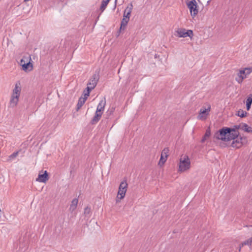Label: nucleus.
<instances>
[{
	"label": "nucleus",
	"instance_id": "29",
	"mask_svg": "<svg viewBox=\"0 0 252 252\" xmlns=\"http://www.w3.org/2000/svg\"><path fill=\"white\" fill-rule=\"evenodd\" d=\"M236 129H241L242 127V124H240L239 125H236L234 126Z\"/></svg>",
	"mask_w": 252,
	"mask_h": 252
},
{
	"label": "nucleus",
	"instance_id": "27",
	"mask_svg": "<svg viewBox=\"0 0 252 252\" xmlns=\"http://www.w3.org/2000/svg\"><path fill=\"white\" fill-rule=\"evenodd\" d=\"M19 152H16L12 153L11 155L9 156V158L10 160H13L18 155Z\"/></svg>",
	"mask_w": 252,
	"mask_h": 252
},
{
	"label": "nucleus",
	"instance_id": "12",
	"mask_svg": "<svg viewBox=\"0 0 252 252\" xmlns=\"http://www.w3.org/2000/svg\"><path fill=\"white\" fill-rule=\"evenodd\" d=\"M132 9L133 5L132 3H130L128 4V5L126 7V9L125 10L123 17L129 19L130 14L132 12Z\"/></svg>",
	"mask_w": 252,
	"mask_h": 252
},
{
	"label": "nucleus",
	"instance_id": "21",
	"mask_svg": "<svg viewBox=\"0 0 252 252\" xmlns=\"http://www.w3.org/2000/svg\"><path fill=\"white\" fill-rule=\"evenodd\" d=\"M252 103V94L249 95L246 100V106L248 109H249Z\"/></svg>",
	"mask_w": 252,
	"mask_h": 252
},
{
	"label": "nucleus",
	"instance_id": "25",
	"mask_svg": "<svg viewBox=\"0 0 252 252\" xmlns=\"http://www.w3.org/2000/svg\"><path fill=\"white\" fill-rule=\"evenodd\" d=\"M26 63H28V62H31L32 59L31 56L29 55L23 56V58L21 60V63H23V62Z\"/></svg>",
	"mask_w": 252,
	"mask_h": 252
},
{
	"label": "nucleus",
	"instance_id": "26",
	"mask_svg": "<svg viewBox=\"0 0 252 252\" xmlns=\"http://www.w3.org/2000/svg\"><path fill=\"white\" fill-rule=\"evenodd\" d=\"M247 114V112L245 111H243L242 110H240L238 111L237 112V115L238 116L240 117H244L245 116H246Z\"/></svg>",
	"mask_w": 252,
	"mask_h": 252
},
{
	"label": "nucleus",
	"instance_id": "11",
	"mask_svg": "<svg viewBox=\"0 0 252 252\" xmlns=\"http://www.w3.org/2000/svg\"><path fill=\"white\" fill-rule=\"evenodd\" d=\"M48 175L47 171H45L43 174H39L36 181L40 183H46L48 180Z\"/></svg>",
	"mask_w": 252,
	"mask_h": 252
},
{
	"label": "nucleus",
	"instance_id": "9",
	"mask_svg": "<svg viewBox=\"0 0 252 252\" xmlns=\"http://www.w3.org/2000/svg\"><path fill=\"white\" fill-rule=\"evenodd\" d=\"M169 149L168 148H164L161 152L160 158L158 163L160 166L164 165L167 160V157L168 156Z\"/></svg>",
	"mask_w": 252,
	"mask_h": 252
},
{
	"label": "nucleus",
	"instance_id": "13",
	"mask_svg": "<svg viewBox=\"0 0 252 252\" xmlns=\"http://www.w3.org/2000/svg\"><path fill=\"white\" fill-rule=\"evenodd\" d=\"M84 97H80L78 100V102L77 104V111H78L81 108L86 101L87 97L89 96L86 95V93L84 94Z\"/></svg>",
	"mask_w": 252,
	"mask_h": 252
},
{
	"label": "nucleus",
	"instance_id": "18",
	"mask_svg": "<svg viewBox=\"0 0 252 252\" xmlns=\"http://www.w3.org/2000/svg\"><path fill=\"white\" fill-rule=\"evenodd\" d=\"M129 19L123 17V18L121 21L120 30H125Z\"/></svg>",
	"mask_w": 252,
	"mask_h": 252
},
{
	"label": "nucleus",
	"instance_id": "6",
	"mask_svg": "<svg viewBox=\"0 0 252 252\" xmlns=\"http://www.w3.org/2000/svg\"><path fill=\"white\" fill-rule=\"evenodd\" d=\"M99 79L98 74H94L87 84L86 95H89L90 92L96 86Z\"/></svg>",
	"mask_w": 252,
	"mask_h": 252
},
{
	"label": "nucleus",
	"instance_id": "10",
	"mask_svg": "<svg viewBox=\"0 0 252 252\" xmlns=\"http://www.w3.org/2000/svg\"><path fill=\"white\" fill-rule=\"evenodd\" d=\"M211 110V106L209 105L207 108L201 109L199 114L197 116V119L200 120H205L206 119L209 112Z\"/></svg>",
	"mask_w": 252,
	"mask_h": 252
},
{
	"label": "nucleus",
	"instance_id": "3",
	"mask_svg": "<svg viewBox=\"0 0 252 252\" xmlns=\"http://www.w3.org/2000/svg\"><path fill=\"white\" fill-rule=\"evenodd\" d=\"M191 167L190 158L187 155H182L180 158L178 172L180 173L189 171Z\"/></svg>",
	"mask_w": 252,
	"mask_h": 252
},
{
	"label": "nucleus",
	"instance_id": "2",
	"mask_svg": "<svg viewBox=\"0 0 252 252\" xmlns=\"http://www.w3.org/2000/svg\"><path fill=\"white\" fill-rule=\"evenodd\" d=\"M21 92V86L19 81L17 82L14 89L12 90V94L11 95L9 105L11 107H15L19 101V97L20 96Z\"/></svg>",
	"mask_w": 252,
	"mask_h": 252
},
{
	"label": "nucleus",
	"instance_id": "24",
	"mask_svg": "<svg viewBox=\"0 0 252 252\" xmlns=\"http://www.w3.org/2000/svg\"><path fill=\"white\" fill-rule=\"evenodd\" d=\"M211 135V131L209 128L207 129L205 132V133L201 140V142L203 143Z\"/></svg>",
	"mask_w": 252,
	"mask_h": 252
},
{
	"label": "nucleus",
	"instance_id": "7",
	"mask_svg": "<svg viewBox=\"0 0 252 252\" xmlns=\"http://www.w3.org/2000/svg\"><path fill=\"white\" fill-rule=\"evenodd\" d=\"M127 188V184L126 183V181H124L122 182L119 186L117 197H118L120 199H123L125 196Z\"/></svg>",
	"mask_w": 252,
	"mask_h": 252
},
{
	"label": "nucleus",
	"instance_id": "17",
	"mask_svg": "<svg viewBox=\"0 0 252 252\" xmlns=\"http://www.w3.org/2000/svg\"><path fill=\"white\" fill-rule=\"evenodd\" d=\"M102 115V114L100 113H97V112H95V115L91 121V123L92 124H94L97 123L100 119Z\"/></svg>",
	"mask_w": 252,
	"mask_h": 252
},
{
	"label": "nucleus",
	"instance_id": "5",
	"mask_svg": "<svg viewBox=\"0 0 252 252\" xmlns=\"http://www.w3.org/2000/svg\"><path fill=\"white\" fill-rule=\"evenodd\" d=\"M187 5L189 10L191 16L193 18L198 12L197 4L195 0H188Z\"/></svg>",
	"mask_w": 252,
	"mask_h": 252
},
{
	"label": "nucleus",
	"instance_id": "31",
	"mask_svg": "<svg viewBox=\"0 0 252 252\" xmlns=\"http://www.w3.org/2000/svg\"><path fill=\"white\" fill-rule=\"evenodd\" d=\"M24 63H26V62H25L24 61V62H23V63H21V62H20V65H21V66H22V64H24Z\"/></svg>",
	"mask_w": 252,
	"mask_h": 252
},
{
	"label": "nucleus",
	"instance_id": "1",
	"mask_svg": "<svg viewBox=\"0 0 252 252\" xmlns=\"http://www.w3.org/2000/svg\"><path fill=\"white\" fill-rule=\"evenodd\" d=\"M239 132L235 129L223 127L216 132L214 137L219 140L229 141L238 137Z\"/></svg>",
	"mask_w": 252,
	"mask_h": 252
},
{
	"label": "nucleus",
	"instance_id": "22",
	"mask_svg": "<svg viewBox=\"0 0 252 252\" xmlns=\"http://www.w3.org/2000/svg\"><path fill=\"white\" fill-rule=\"evenodd\" d=\"M241 129L247 132L252 133V128L251 127H249L246 124H242Z\"/></svg>",
	"mask_w": 252,
	"mask_h": 252
},
{
	"label": "nucleus",
	"instance_id": "23",
	"mask_svg": "<svg viewBox=\"0 0 252 252\" xmlns=\"http://www.w3.org/2000/svg\"><path fill=\"white\" fill-rule=\"evenodd\" d=\"M110 0H102L101 2V4L100 5V9L101 10V12H103L104 9L106 8L108 3L110 1Z\"/></svg>",
	"mask_w": 252,
	"mask_h": 252
},
{
	"label": "nucleus",
	"instance_id": "19",
	"mask_svg": "<svg viewBox=\"0 0 252 252\" xmlns=\"http://www.w3.org/2000/svg\"><path fill=\"white\" fill-rule=\"evenodd\" d=\"M236 138H237L236 140L235 139H233L234 141L232 143L231 145L233 147L239 148L242 146V143L241 142H240V141L241 140V138L240 139V140L237 137H236Z\"/></svg>",
	"mask_w": 252,
	"mask_h": 252
},
{
	"label": "nucleus",
	"instance_id": "15",
	"mask_svg": "<svg viewBox=\"0 0 252 252\" xmlns=\"http://www.w3.org/2000/svg\"><path fill=\"white\" fill-rule=\"evenodd\" d=\"M22 69L24 71L29 70L31 71L32 69L33 66L31 62H28V63H24L22 64Z\"/></svg>",
	"mask_w": 252,
	"mask_h": 252
},
{
	"label": "nucleus",
	"instance_id": "30",
	"mask_svg": "<svg viewBox=\"0 0 252 252\" xmlns=\"http://www.w3.org/2000/svg\"><path fill=\"white\" fill-rule=\"evenodd\" d=\"M243 246H242V243L240 245V246H239V249H238V251L239 252H240L241 251V248L243 247Z\"/></svg>",
	"mask_w": 252,
	"mask_h": 252
},
{
	"label": "nucleus",
	"instance_id": "4",
	"mask_svg": "<svg viewBox=\"0 0 252 252\" xmlns=\"http://www.w3.org/2000/svg\"><path fill=\"white\" fill-rule=\"evenodd\" d=\"M252 72V67L242 68L237 71L235 80L238 84H241Z\"/></svg>",
	"mask_w": 252,
	"mask_h": 252
},
{
	"label": "nucleus",
	"instance_id": "14",
	"mask_svg": "<svg viewBox=\"0 0 252 252\" xmlns=\"http://www.w3.org/2000/svg\"><path fill=\"white\" fill-rule=\"evenodd\" d=\"M105 104L106 101L105 100H101L97 106L96 112H97V113H100L102 114L104 110Z\"/></svg>",
	"mask_w": 252,
	"mask_h": 252
},
{
	"label": "nucleus",
	"instance_id": "28",
	"mask_svg": "<svg viewBox=\"0 0 252 252\" xmlns=\"http://www.w3.org/2000/svg\"><path fill=\"white\" fill-rule=\"evenodd\" d=\"M91 212V208L89 207H87L84 209V214L85 215H88L90 214Z\"/></svg>",
	"mask_w": 252,
	"mask_h": 252
},
{
	"label": "nucleus",
	"instance_id": "20",
	"mask_svg": "<svg viewBox=\"0 0 252 252\" xmlns=\"http://www.w3.org/2000/svg\"><path fill=\"white\" fill-rule=\"evenodd\" d=\"M247 245L250 249H252V237L242 243V246Z\"/></svg>",
	"mask_w": 252,
	"mask_h": 252
},
{
	"label": "nucleus",
	"instance_id": "8",
	"mask_svg": "<svg viewBox=\"0 0 252 252\" xmlns=\"http://www.w3.org/2000/svg\"><path fill=\"white\" fill-rule=\"evenodd\" d=\"M177 35L180 37H189L192 38L193 33L192 30H186L185 29H182L177 31Z\"/></svg>",
	"mask_w": 252,
	"mask_h": 252
},
{
	"label": "nucleus",
	"instance_id": "16",
	"mask_svg": "<svg viewBox=\"0 0 252 252\" xmlns=\"http://www.w3.org/2000/svg\"><path fill=\"white\" fill-rule=\"evenodd\" d=\"M78 202V200L77 198H74L70 205L69 210L71 212H73L76 208Z\"/></svg>",
	"mask_w": 252,
	"mask_h": 252
}]
</instances>
